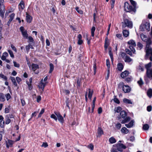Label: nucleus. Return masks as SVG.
<instances>
[{
  "label": "nucleus",
  "mask_w": 152,
  "mask_h": 152,
  "mask_svg": "<svg viewBox=\"0 0 152 152\" xmlns=\"http://www.w3.org/2000/svg\"><path fill=\"white\" fill-rule=\"evenodd\" d=\"M126 146L122 143H117L113 145L111 149L110 152H118V151L122 152L123 149L126 148Z\"/></svg>",
  "instance_id": "obj_1"
},
{
  "label": "nucleus",
  "mask_w": 152,
  "mask_h": 152,
  "mask_svg": "<svg viewBox=\"0 0 152 152\" xmlns=\"http://www.w3.org/2000/svg\"><path fill=\"white\" fill-rule=\"evenodd\" d=\"M120 115L121 118L124 119L121 122L122 124L127 123L131 120V118L129 116H127V112L124 110L120 112Z\"/></svg>",
  "instance_id": "obj_2"
},
{
  "label": "nucleus",
  "mask_w": 152,
  "mask_h": 152,
  "mask_svg": "<svg viewBox=\"0 0 152 152\" xmlns=\"http://www.w3.org/2000/svg\"><path fill=\"white\" fill-rule=\"evenodd\" d=\"M124 7V11L126 12H128L133 14L136 12L133 9L132 5H130L127 2H125Z\"/></svg>",
  "instance_id": "obj_3"
},
{
  "label": "nucleus",
  "mask_w": 152,
  "mask_h": 152,
  "mask_svg": "<svg viewBox=\"0 0 152 152\" xmlns=\"http://www.w3.org/2000/svg\"><path fill=\"white\" fill-rule=\"evenodd\" d=\"M145 50L146 53L145 56V59H149L152 61V48L151 47L150 48H145Z\"/></svg>",
  "instance_id": "obj_4"
},
{
  "label": "nucleus",
  "mask_w": 152,
  "mask_h": 152,
  "mask_svg": "<svg viewBox=\"0 0 152 152\" xmlns=\"http://www.w3.org/2000/svg\"><path fill=\"white\" fill-rule=\"evenodd\" d=\"M122 27L124 28L126 27L129 28H132L133 27L132 22V21L127 18H125L123 20V22L122 23Z\"/></svg>",
  "instance_id": "obj_5"
},
{
  "label": "nucleus",
  "mask_w": 152,
  "mask_h": 152,
  "mask_svg": "<svg viewBox=\"0 0 152 152\" xmlns=\"http://www.w3.org/2000/svg\"><path fill=\"white\" fill-rule=\"evenodd\" d=\"M143 38H142V36L141 38L142 40L146 42V47L145 48H150V45L152 44V41L150 37L148 38L145 35L143 34L142 36Z\"/></svg>",
  "instance_id": "obj_6"
},
{
  "label": "nucleus",
  "mask_w": 152,
  "mask_h": 152,
  "mask_svg": "<svg viewBox=\"0 0 152 152\" xmlns=\"http://www.w3.org/2000/svg\"><path fill=\"white\" fill-rule=\"evenodd\" d=\"M140 30L142 31H145V30L149 31L150 30V23L146 22L142 23L140 26Z\"/></svg>",
  "instance_id": "obj_7"
},
{
  "label": "nucleus",
  "mask_w": 152,
  "mask_h": 152,
  "mask_svg": "<svg viewBox=\"0 0 152 152\" xmlns=\"http://www.w3.org/2000/svg\"><path fill=\"white\" fill-rule=\"evenodd\" d=\"M54 113L58 117V120L61 124H63L64 122L63 117L61 115L60 113L59 112L55 111Z\"/></svg>",
  "instance_id": "obj_8"
},
{
  "label": "nucleus",
  "mask_w": 152,
  "mask_h": 152,
  "mask_svg": "<svg viewBox=\"0 0 152 152\" xmlns=\"http://www.w3.org/2000/svg\"><path fill=\"white\" fill-rule=\"evenodd\" d=\"M20 30L21 32L23 37L26 39H28V34L27 33V31L26 30L24 31V27L22 26L20 27Z\"/></svg>",
  "instance_id": "obj_9"
},
{
  "label": "nucleus",
  "mask_w": 152,
  "mask_h": 152,
  "mask_svg": "<svg viewBox=\"0 0 152 152\" xmlns=\"http://www.w3.org/2000/svg\"><path fill=\"white\" fill-rule=\"evenodd\" d=\"M110 45V41L108 39L107 37L105 39L104 47L105 50H106L108 47Z\"/></svg>",
  "instance_id": "obj_10"
},
{
  "label": "nucleus",
  "mask_w": 152,
  "mask_h": 152,
  "mask_svg": "<svg viewBox=\"0 0 152 152\" xmlns=\"http://www.w3.org/2000/svg\"><path fill=\"white\" fill-rule=\"evenodd\" d=\"M123 91L125 93H128L130 92L131 88L128 85H125L124 87H123Z\"/></svg>",
  "instance_id": "obj_11"
},
{
  "label": "nucleus",
  "mask_w": 152,
  "mask_h": 152,
  "mask_svg": "<svg viewBox=\"0 0 152 152\" xmlns=\"http://www.w3.org/2000/svg\"><path fill=\"white\" fill-rule=\"evenodd\" d=\"M26 21L28 23H30L32 20V16L27 12L26 13Z\"/></svg>",
  "instance_id": "obj_12"
},
{
  "label": "nucleus",
  "mask_w": 152,
  "mask_h": 152,
  "mask_svg": "<svg viewBox=\"0 0 152 152\" xmlns=\"http://www.w3.org/2000/svg\"><path fill=\"white\" fill-rule=\"evenodd\" d=\"M18 7L20 11V10L22 11L25 8V4L23 1L22 0L20 1V3L18 4Z\"/></svg>",
  "instance_id": "obj_13"
},
{
  "label": "nucleus",
  "mask_w": 152,
  "mask_h": 152,
  "mask_svg": "<svg viewBox=\"0 0 152 152\" xmlns=\"http://www.w3.org/2000/svg\"><path fill=\"white\" fill-rule=\"evenodd\" d=\"M32 70L35 72L37 69L39 68V65L37 64L32 63L31 66Z\"/></svg>",
  "instance_id": "obj_14"
},
{
  "label": "nucleus",
  "mask_w": 152,
  "mask_h": 152,
  "mask_svg": "<svg viewBox=\"0 0 152 152\" xmlns=\"http://www.w3.org/2000/svg\"><path fill=\"white\" fill-rule=\"evenodd\" d=\"M129 74V72L127 70H126L121 73V76L122 78H124L128 76Z\"/></svg>",
  "instance_id": "obj_15"
},
{
  "label": "nucleus",
  "mask_w": 152,
  "mask_h": 152,
  "mask_svg": "<svg viewBox=\"0 0 152 152\" xmlns=\"http://www.w3.org/2000/svg\"><path fill=\"white\" fill-rule=\"evenodd\" d=\"M146 75L148 78H152V68L151 69L146 70Z\"/></svg>",
  "instance_id": "obj_16"
},
{
  "label": "nucleus",
  "mask_w": 152,
  "mask_h": 152,
  "mask_svg": "<svg viewBox=\"0 0 152 152\" xmlns=\"http://www.w3.org/2000/svg\"><path fill=\"white\" fill-rule=\"evenodd\" d=\"M98 135L97 137H100L104 134V132L101 127H99L97 130Z\"/></svg>",
  "instance_id": "obj_17"
},
{
  "label": "nucleus",
  "mask_w": 152,
  "mask_h": 152,
  "mask_svg": "<svg viewBox=\"0 0 152 152\" xmlns=\"http://www.w3.org/2000/svg\"><path fill=\"white\" fill-rule=\"evenodd\" d=\"M5 12V7L0 8V16L2 18H4V14Z\"/></svg>",
  "instance_id": "obj_18"
},
{
  "label": "nucleus",
  "mask_w": 152,
  "mask_h": 152,
  "mask_svg": "<svg viewBox=\"0 0 152 152\" xmlns=\"http://www.w3.org/2000/svg\"><path fill=\"white\" fill-rule=\"evenodd\" d=\"M130 1V2L132 5V6L133 9H134V10L136 12V9L137 8V3L136 2L134 1L133 0H129Z\"/></svg>",
  "instance_id": "obj_19"
},
{
  "label": "nucleus",
  "mask_w": 152,
  "mask_h": 152,
  "mask_svg": "<svg viewBox=\"0 0 152 152\" xmlns=\"http://www.w3.org/2000/svg\"><path fill=\"white\" fill-rule=\"evenodd\" d=\"M117 69L119 71H121L123 69L124 65L122 63H119L117 65Z\"/></svg>",
  "instance_id": "obj_20"
},
{
  "label": "nucleus",
  "mask_w": 152,
  "mask_h": 152,
  "mask_svg": "<svg viewBox=\"0 0 152 152\" xmlns=\"http://www.w3.org/2000/svg\"><path fill=\"white\" fill-rule=\"evenodd\" d=\"M123 101L124 103L127 104H132V102L131 100L128 99L126 98H124L123 99Z\"/></svg>",
  "instance_id": "obj_21"
},
{
  "label": "nucleus",
  "mask_w": 152,
  "mask_h": 152,
  "mask_svg": "<svg viewBox=\"0 0 152 152\" xmlns=\"http://www.w3.org/2000/svg\"><path fill=\"white\" fill-rule=\"evenodd\" d=\"M134 122V120H132L128 124H126L125 126L128 128H130L133 126Z\"/></svg>",
  "instance_id": "obj_22"
},
{
  "label": "nucleus",
  "mask_w": 152,
  "mask_h": 152,
  "mask_svg": "<svg viewBox=\"0 0 152 152\" xmlns=\"http://www.w3.org/2000/svg\"><path fill=\"white\" fill-rule=\"evenodd\" d=\"M4 118L1 115H0V126L1 127H3L4 124Z\"/></svg>",
  "instance_id": "obj_23"
},
{
  "label": "nucleus",
  "mask_w": 152,
  "mask_h": 152,
  "mask_svg": "<svg viewBox=\"0 0 152 152\" xmlns=\"http://www.w3.org/2000/svg\"><path fill=\"white\" fill-rule=\"evenodd\" d=\"M121 131L123 133L126 134L129 132V130L126 127H124L121 128Z\"/></svg>",
  "instance_id": "obj_24"
},
{
  "label": "nucleus",
  "mask_w": 152,
  "mask_h": 152,
  "mask_svg": "<svg viewBox=\"0 0 152 152\" xmlns=\"http://www.w3.org/2000/svg\"><path fill=\"white\" fill-rule=\"evenodd\" d=\"M152 63L151 62H149L148 63L146 64L145 66V68L146 69V70L151 69L150 67L152 66Z\"/></svg>",
  "instance_id": "obj_25"
},
{
  "label": "nucleus",
  "mask_w": 152,
  "mask_h": 152,
  "mask_svg": "<svg viewBox=\"0 0 152 152\" xmlns=\"http://www.w3.org/2000/svg\"><path fill=\"white\" fill-rule=\"evenodd\" d=\"M109 141L111 144L114 143L116 142V139L113 137H110L109 139Z\"/></svg>",
  "instance_id": "obj_26"
},
{
  "label": "nucleus",
  "mask_w": 152,
  "mask_h": 152,
  "mask_svg": "<svg viewBox=\"0 0 152 152\" xmlns=\"http://www.w3.org/2000/svg\"><path fill=\"white\" fill-rule=\"evenodd\" d=\"M5 100L4 95L3 93H0V101L1 102H4Z\"/></svg>",
  "instance_id": "obj_27"
},
{
  "label": "nucleus",
  "mask_w": 152,
  "mask_h": 152,
  "mask_svg": "<svg viewBox=\"0 0 152 152\" xmlns=\"http://www.w3.org/2000/svg\"><path fill=\"white\" fill-rule=\"evenodd\" d=\"M123 34L124 37H127L129 35V31L126 30H124L123 31Z\"/></svg>",
  "instance_id": "obj_28"
},
{
  "label": "nucleus",
  "mask_w": 152,
  "mask_h": 152,
  "mask_svg": "<svg viewBox=\"0 0 152 152\" xmlns=\"http://www.w3.org/2000/svg\"><path fill=\"white\" fill-rule=\"evenodd\" d=\"M88 97L90 99H91L92 96L93 91L90 88H88Z\"/></svg>",
  "instance_id": "obj_29"
},
{
  "label": "nucleus",
  "mask_w": 152,
  "mask_h": 152,
  "mask_svg": "<svg viewBox=\"0 0 152 152\" xmlns=\"http://www.w3.org/2000/svg\"><path fill=\"white\" fill-rule=\"evenodd\" d=\"M132 60V58H131L129 56L126 55L125 57V58L124 60V61L126 62L129 63Z\"/></svg>",
  "instance_id": "obj_30"
},
{
  "label": "nucleus",
  "mask_w": 152,
  "mask_h": 152,
  "mask_svg": "<svg viewBox=\"0 0 152 152\" xmlns=\"http://www.w3.org/2000/svg\"><path fill=\"white\" fill-rule=\"evenodd\" d=\"M147 95L150 98L152 96V89L150 88L148 89L147 91Z\"/></svg>",
  "instance_id": "obj_31"
},
{
  "label": "nucleus",
  "mask_w": 152,
  "mask_h": 152,
  "mask_svg": "<svg viewBox=\"0 0 152 152\" xmlns=\"http://www.w3.org/2000/svg\"><path fill=\"white\" fill-rule=\"evenodd\" d=\"M135 47L136 46H134L132 45H130L129 46V48L130 50H131L132 53L134 54H136V51L134 48V47Z\"/></svg>",
  "instance_id": "obj_32"
},
{
  "label": "nucleus",
  "mask_w": 152,
  "mask_h": 152,
  "mask_svg": "<svg viewBox=\"0 0 152 152\" xmlns=\"http://www.w3.org/2000/svg\"><path fill=\"white\" fill-rule=\"evenodd\" d=\"M128 44L129 45H133V46H136V44L134 40L132 39H131L128 42Z\"/></svg>",
  "instance_id": "obj_33"
},
{
  "label": "nucleus",
  "mask_w": 152,
  "mask_h": 152,
  "mask_svg": "<svg viewBox=\"0 0 152 152\" xmlns=\"http://www.w3.org/2000/svg\"><path fill=\"white\" fill-rule=\"evenodd\" d=\"M109 54L110 56L111 61L112 63H113V53L111 50H109Z\"/></svg>",
  "instance_id": "obj_34"
},
{
  "label": "nucleus",
  "mask_w": 152,
  "mask_h": 152,
  "mask_svg": "<svg viewBox=\"0 0 152 152\" xmlns=\"http://www.w3.org/2000/svg\"><path fill=\"white\" fill-rule=\"evenodd\" d=\"M97 69V67L96 66V61H95L93 64V69L94 71V75H95L96 73V70Z\"/></svg>",
  "instance_id": "obj_35"
},
{
  "label": "nucleus",
  "mask_w": 152,
  "mask_h": 152,
  "mask_svg": "<svg viewBox=\"0 0 152 152\" xmlns=\"http://www.w3.org/2000/svg\"><path fill=\"white\" fill-rule=\"evenodd\" d=\"M10 78L12 80V81L13 83V84L16 86L17 87L18 86V85L16 83L15 78L13 77H10Z\"/></svg>",
  "instance_id": "obj_36"
},
{
  "label": "nucleus",
  "mask_w": 152,
  "mask_h": 152,
  "mask_svg": "<svg viewBox=\"0 0 152 152\" xmlns=\"http://www.w3.org/2000/svg\"><path fill=\"white\" fill-rule=\"evenodd\" d=\"M122 109L121 107L118 106L115 108V111L117 113H119L121 111H122Z\"/></svg>",
  "instance_id": "obj_37"
},
{
  "label": "nucleus",
  "mask_w": 152,
  "mask_h": 152,
  "mask_svg": "<svg viewBox=\"0 0 152 152\" xmlns=\"http://www.w3.org/2000/svg\"><path fill=\"white\" fill-rule=\"evenodd\" d=\"M114 98L113 99V101L117 104H119L120 103V101L119 100L116 98V96H114Z\"/></svg>",
  "instance_id": "obj_38"
},
{
  "label": "nucleus",
  "mask_w": 152,
  "mask_h": 152,
  "mask_svg": "<svg viewBox=\"0 0 152 152\" xmlns=\"http://www.w3.org/2000/svg\"><path fill=\"white\" fill-rule=\"evenodd\" d=\"M28 39L29 42V44H31L32 43H34V39L31 36L28 37Z\"/></svg>",
  "instance_id": "obj_39"
},
{
  "label": "nucleus",
  "mask_w": 152,
  "mask_h": 152,
  "mask_svg": "<svg viewBox=\"0 0 152 152\" xmlns=\"http://www.w3.org/2000/svg\"><path fill=\"white\" fill-rule=\"evenodd\" d=\"M15 115L13 114H9L6 116V118L9 119L15 118Z\"/></svg>",
  "instance_id": "obj_40"
},
{
  "label": "nucleus",
  "mask_w": 152,
  "mask_h": 152,
  "mask_svg": "<svg viewBox=\"0 0 152 152\" xmlns=\"http://www.w3.org/2000/svg\"><path fill=\"white\" fill-rule=\"evenodd\" d=\"M125 85L124 83L123 82H120L118 85V87L120 88H122L123 89V87H124Z\"/></svg>",
  "instance_id": "obj_41"
},
{
  "label": "nucleus",
  "mask_w": 152,
  "mask_h": 152,
  "mask_svg": "<svg viewBox=\"0 0 152 152\" xmlns=\"http://www.w3.org/2000/svg\"><path fill=\"white\" fill-rule=\"evenodd\" d=\"M50 69L49 73H51L54 69V66L52 63L50 64Z\"/></svg>",
  "instance_id": "obj_42"
},
{
  "label": "nucleus",
  "mask_w": 152,
  "mask_h": 152,
  "mask_svg": "<svg viewBox=\"0 0 152 152\" xmlns=\"http://www.w3.org/2000/svg\"><path fill=\"white\" fill-rule=\"evenodd\" d=\"M95 29V27L94 26H93L92 27L91 29V36L92 37H94Z\"/></svg>",
  "instance_id": "obj_43"
},
{
  "label": "nucleus",
  "mask_w": 152,
  "mask_h": 152,
  "mask_svg": "<svg viewBox=\"0 0 152 152\" xmlns=\"http://www.w3.org/2000/svg\"><path fill=\"white\" fill-rule=\"evenodd\" d=\"M125 50L127 54L131 56H132V52L131 50H130L129 49L126 48L125 49Z\"/></svg>",
  "instance_id": "obj_44"
},
{
  "label": "nucleus",
  "mask_w": 152,
  "mask_h": 152,
  "mask_svg": "<svg viewBox=\"0 0 152 152\" xmlns=\"http://www.w3.org/2000/svg\"><path fill=\"white\" fill-rule=\"evenodd\" d=\"M76 11L79 14H83V11L79 9V7H75V8Z\"/></svg>",
  "instance_id": "obj_45"
},
{
  "label": "nucleus",
  "mask_w": 152,
  "mask_h": 152,
  "mask_svg": "<svg viewBox=\"0 0 152 152\" xmlns=\"http://www.w3.org/2000/svg\"><path fill=\"white\" fill-rule=\"evenodd\" d=\"M142 128L143 129L145 130H148L149 128V125L147 124H144Z\"/></svg>",
  "instance_id": "obj_46"
},
{
  "label": "nucleus",
  "mask_w": 152,
  "mask_h": 152,
  "mask_svg": "<svg viewBox=\"0 0 152 152\" xmlns=\"http://www.w3.org/2000/svg\"><path fill=\"white\" fill-rule=\"evenodd\" d=\"M0 77L1 78L4 79L6 81H7L8 78L7 77L2 74H0Z\"/></svg>",
  "instance_id": "obj_47"
},
{
  "label": "nucleus",
  "mask_w": 152,
  "mask_h": 152,
  "mask_svg": "<svg viewBox=\"0 0 152 152\" xmlns=\"http://www.w3.org/2000/svg\"><path fill=\"white\" fill-rule=\"evenodd\" d=\"M65 102L66 104V106L69 109H70V107L69 106V103L70 102V100L68 98H67L65 101Z\"/></svg>",
  "instance_id": "obj_48"
},
{
  "label": "nucleus",
  "mask_w": 152,
  "mask_h": 152,
  "mask_svg": "<svg viewBox=\"0 0 152 152\" xmlns=\"http://www.w3.org/2000/svg\"><path fill=\"white\" fill-rule=\"evenodd\" d=\"M87 147L88 148L90 149L91 151H92L94 149V146L93 144L91 143L88 145Z\"/></svg>",
  "instance_id": "obj_49"
},
{
  "label": "nucleus",
  "mask_w": 152,
  "mask_h": 152,
  "mask_svg": "<svg viewBox=\"0 0 152 152\" xmlns=\"http://www.w3.org/2000/svg\"><path fill=\"white\" fill-rule=\"evenodd\" d=\"M11 121H12V120H11L10 119L6 117L5 124H9L11 122Z\"/></svg>",
  "instance_id": "obj_50"
},
{
  "label": "nucleus",
  "mask_w": 152,
  "mask_h": 152,
  "mask_svg": "<svg viewBox=\"0 0 152 152\" xmlns=\"http://www.w3.org/2000/svg\"><path fill=\"white\" fill-rule=\"evenodd\" d=\"M15 14L14 13H12L10 16V18L9 19V20H11V21H12V20L15 17Z\"/></svg>",
  "instance_id": "obj_51"
},
{
  "label": "nucleus",
  "mask_w": 152,
  "mask_h": 152,
  "mask_svg": "<svg viewBox=\"0 0 152 152\" xmlns=\"http://www.w3.org/2000/svg\"><path fill=\"white\" fill-rule=\"evenodd\" d=\"M5 96L7 101H8L11 97L10 94L9 93L5 94Z\"/></svg>",
  "instance_id": "obj_52"
},
{
  "label": "nucleus",
  "mask_w": 152,
  "mask_h": 152,
  "mask_svg": "<svg viewBox=\"0 0 152 152\" xmlns=\"http://www.w3.org/2000/svg\"><path fill=\"white\" fill-rule=\"evenodd\" d=\"M8 143L10 145V146L11 147H12V145L13 144V142H15L10 140H8Z\"/></svg>",
  "instance_id": "obj_53"
},
{
  "label": "nucleus",
  "mask_w": 152,
  "mask_h": 152,
  "mask_svg": "<svg viewBox=\"0 0 152 152\" xmlns=\"http://www.w3.org/2000/svg\"><path fill=\"white\" fill-rule=\"evenodd\" d=\"M106 65L107 67L109 68L110 67V64L109 59H107L106 61Z\"/></svg>",
  "instance_id": "obj_54"
},
{
  "label": "nucleus",
  "mask_w": 152,
  "mask_h": 152,
  "mask_svg": "<svg viewBox=\"0 0 152 152\" xmlns=\"http://www.w3.org/2000/svg\"><path fill=\"white\" fill-rule=\"evenodd\" d=\"M137 46L138 47L140 48V50H141L143 47V45L140 42H139L137 43Z\"/></svg>",
  "instance_id": "obj_55"
},
{
  "label": "nucleus",
  "mask_w": 152,
  "mask_h": 152,
  "mask_svg": "<svg viewBox=\"0 0 152 152\" xmlns=\"http://www.w3.org/2000/svg\"><path fill=\"white\" fill-rule=\"evenodd\" d=\"M8 52L9 53L11 57L12 58H14V55L13 54V53L12 52V51L10 50H8Z\"/></svg>",
  "instance_id": "obj_56"
},
{
  "label": "nucleus",
  "mask_w": 152,
  "mask_h": 152,
  "mask_svg": "<svg viewBox=\"0 0 152 152\" xmlns=\"http://www.w3.org/2000/svg\"><path fill=\"white\" fill-rule=\"evenodd\" d=\"M137 83L140 86H142L143 84V82L141 79L140 78V80L137 81Z\"/></svg>",
  "instance_id": "obj_57"
},
{
  "label": "nucleus",
  "mask_w": 152,
  "mask_h": 152,
  "mask_svg": "<svg viewBox=\"0 0 152 152\" xmlns=\"http://www.w3.org/2000/svg\"><path fill=\"white\" fill-rule=\"evenodd\" d=\"M121 126V124L120 123H117L115 125V127L118 129H120Z\"/></svg>",
  "instance_id": "obj_58"
},
{
  "label": "nucleus",
  "mask_w": 152,
  "mask_h": 152,
  "mask_svg": "<svg viewBox=\"0 0 152 152\" xmlns=\"http://www.w3.org/2000/svg\"><path fill=\"white\" fill-rule=\"evenodd\" d=\"M137 69L139 70H141V71H143L144 70V67L141 65H139L138 66Z\"/></svg>",
  "instance_id": "obj_59"
},
{
  "label": "nucleus",
  "mask_w": 152,
  "mask_h": 152,
  "mask_svg": "<svg viewBox=\"0 0 152 152\" xmlns=\"http://www.w3.org/2000/svg\"><path fill=\"white\" fill-rule=\"evenodd\" d=\"M81 79L80 78V79H78L77 81V87H80V82L81 81Z\"/></svg>",
  "instance_id": "obj_60"
},
{
  "label": "nucleus",
  "mask_w": 152,
  "mask_h": 152,
  "mask_svg": "<svg viewBox=\"0 0 152 152\" xmlns=\"http://www.w3.org/2000/svg\"><path fill=\"white\" fill-rule=\"evenodd\" d=\"M4 0H0V8L2 7H5V6L4 4Z\"/></svg>",
  "instance_id": "obj_61"
},
{
  "label": "nucleus",
  "mask_w": 152,
  "mask_h": 152,
  "mask_svg": "<svg viewBox=\"0 0 152 152\" xmlns=\"http://www.w3.org/2000/svg\"><path fill=\"white\" fill-rule=\"evenodd\" d=\"M50 118L54 119L56 121L57 120V118L56 116V115L54 114H52L50 115Z\"/></svg>",
  "instance_id": "obj_62"
},
{
  "label": "nucleus",
  "mask_w": 152,
  "mask_h": 152,
  "mask_svg": "<svg viewBox=\"0 0 152 152\" xmlns=\"http://www.w3.org/2000/svg\"><path fill=\"white\" fill-rule=\"evenodd\" d=\"M116 36L117 38L120 39H123L121 34H117Z\"/></svg>",
  "instance_id": "obj_63"
},
{
  "label": "nucleus",
  "mask_w": 152,
  "mask_h": 152,
  "mask_svg": "<svg viewBox=\"0 0 152 152\" xmlns=\"http://www.w3.org/2000/svg\"><path fill=\"white\" fill-rule=\"evenodd\" d=\"M115 2V0H111L110 3L111 4V8L114 7Z\"/></svg>",
  "instance_id": "obj_64"
}]
</instances>
